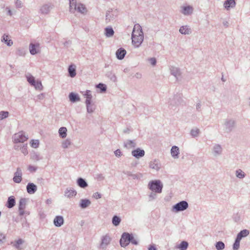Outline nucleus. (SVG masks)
Wrapping results in <instances>:
<instances>
[{"label":"nucleus","mask_w":250,"mask_h":250,"mask_svg":"<svg viewBox=\"0 0 250 250\" xmlns=\"http://www.w3.org/2000/svg\"><path fill=\"white\" fill-rule=\"evenodd\" d=\"M149 189L156 193H161L163 185L159 180L152 181L148 184Z\"/></svg>","instance_id":"nucleus-1"},{"label":"nucleus","mask_w":250,"mask_h":250,"mask_svg":"<svg viewBox=\"0 0 250 250\" xmlns=\"http://www.w3.org/2000/svg\"><path fill=\"white\" fill-rule=\"evenodd\" d=\"M28 136L25 135L23 131L15 133L13 137V142L15 143H23L28 139Z\"/></svg>","instance_id":"nucleus-2"},{"label":"nucleus","mask_w":250,"mask_h":250,"mask_svg":"<svg viewBox=\"0 0 250 250\" xmlns=\"http://www.w3.org/2000/svg\"><path fill=\"white\" fill-rule=\"evenodd\" d=\"M131 240V236L128 233H124L121 238L120 244L122 247H125Z\"/></svg>","instance_id":"nucleus-3"},{"label":"nucleus","mask_w":250,"mask_h":250,"mask_svg":"<svg viewBox=\"0 0 250 250\" xmlns=\"http://www.w3.org/2000/svg\"><path fill=\"white\" fill-rule=\"evenodd\" d=\"M188 207V204L186 201H182L177 204H176L173 208L176 210V211L184 210L187 208Z\"/></svg>","instance_id":"nucleus-4"},{"label":"nucleus","mask_w":250,"mask_h":250,"mask_svg":"<svg viewBox=\"0 0 250 250\" xmlns=\"http://www.w3.org/2000/svg\"><path fill=\"white\" fill-rule=\"evenodd\" d=\"M143 40L144 36H132V43L136 47L140 46Z\"/></svg>","instance_id":"nucleus-5"},{"label":"nucleus","mask_w":250,"mask_h":250,"mask_svg":"<svg viewBox=\"0 0 250 250\" xmlns=\"http://www.w3.org/2000/svg\"><path fill=\"white\" fill-rule=\"evenodd\" d=\"M22 180V173L20 168L17 169L16 172L14 174L13 181L16 183H20Z\"/></svg>","instance_id":"nucleus-6"},{"label":"nucleus","mask_w":250,"mask_h":250,"mask_svg":"<svg viewBox=\"0 0 250 250\" xmlns=\"http://www.w3.org/2000/svg\"><path fill=\"white\" fill-rule=\"evenodd\" d=\"M144 36L141 26L136 24L134 25L132 36Z\"/></svg>","instance_id":"nucleus-7"},{"label":"nucleus","mask_w":250,"mask_h":250,"mask_svg":"<svg viewBox=\"0 0 250 250\" xmlns=\"http://www.w3.org/2000/svg\"><path fill=\"white\" fill-rule=\"evenodd\" d=\"M27 191L29 194H33L37 190V186L33 183H28L27 185Z\"/></svg>","instance_id":"nucleus-8"},{"label":"nucleus","mask_w":250,"mask_h":250,"mask_svg":"<svg viewBox=\"0 0 250 250\" xmlns=\"http://www.w3.org/2000/svg\"><path fill=\"white\" fill-rule=\"evenodd\" d=\"M30 52L32 55L38 53L39 52V44H34L31 43L30 45Z\"/></svg>","instance_id":"nucleus-9"},{"label":"nucleus","mask_w":250,"mask_h":250,"mask_svg":"<svg viewBox=\"0 0 250 250\" xmlns=\"http://www.w3.org/2000/svg\"><path fill=\"white\" fill-rule=\"evenodd\" d=\"M126 53L125 49L120 48L116 51V55L118 59L122 60L124 58Z\"/></svg>","instance_id":"nucleus-10"},{"label":"nucleus","mask_w":250,"mask_h":250,"mask_svg":"<svg viewBox=\"0 0 250 250\" xmlns=\"http://www.w3.org/2000/svg\"><path fill=\"white\" fill-rule=\"evenodd\" d=\"M84 96L86 98L85 103L87 105V109L88 111H89V107H90L89 104H91V99L92 98V95L90 94V92L89 91H87L86 92L85 94H84Z\"/></svg>","instance_id":"nucleus-11"},{"label":"nucleus","mask_w":250,"mask_h":250,"mask_svg":"<svg viewBox=\"0 0 250 250\" xmlns=\"http://www.w3.org/2000/svg\"><path fill=\"white\" fill-rule=\"evenodd\" d=\"M132 154L133 156L136 158H139L144 156L145 151L143 150L137 148V149L132 151Z\"/></svg>","instance_id":"nucleus-12"},{"label":"nucleus","mask_w":250,"mask_h":250,"mask_svg":"<svg viewBox=\"0 0 250 250\" xmlns=\"http://www.w3.org/2000/svg\"><path fill=\"white\" fill-rule=\"evenodd\" d=\"M225 8L229 10L230 8H232L235 5V1L234 0H227L224 3Z\"/></svg>","instance_id":"nucleus-13"},{"label":"nucleus","mask_w":250,"mask_h":250,"mask_svg":"<svg viewBox=\"0 0 250 250\" xmlns=\"http://www.w3.org/2000/svg\"><path fill=\"white\" fill-rule=\"evenodd\" d=\"M54 223L57 227L61 226L63 223V217L61 216H56L54 220Z\"/></svg>","instance_id":"nucleus-14"},{"label":"nucleus","mask_w":250,"mask_h":250,"mask_svg":"<svg viewBox=\"0 0 250 250\" xmlns=\"http://www.w3.org/2000/svg\"><path fill=\"white\" fill-rule=\"evenodd\" d=\"M110 241V238L109 237L105 236L103 237L101 244V247L104 249L109 243Z\"/></svg>","instance_id":"nucleus-15"},{"label":"nucleus","mask_w":250,"mask_h":250,"mask_svg":"<svg viewBox=\"0 0 250 250\" xmlns=\"http://www.w3.org/2000/svg\"><path fill=\"white\" fill-rule=\"evenodd\" d=\"M179 153V150L178 147L173 146L171 149V154L173 157H177Z\"/></svg>","instance_id":"nucleus-16"},{"label":"nucleus","mask_w":250,"mask_h":250,"mask_svg":"<svg viewBox=\"0 0 250 250\" xmlns=\"http://www.w3.org/2000/svg\"><path fill=\"white\" fill-rule=\"evenodd\" d=\"M249 234V231L247 229H244L241 231L237 235V238H239L240 240L243 237L247 236Z\"/></svg>","instance_id":"nucleus-17"},{"label":"nucleus","mask_w":250,"mask_h":250,"mask_svg":"<svg viewBox=\"0 0 250 250\" xmlns=\"http://www.w3.org/2000/svg\"><path fill=\"white\" fill-rule=\"evenodd\" d=\"M68 71L70 77H74L76 76V68L74 65H70L68 68Z\"/></svg>","instance_id":"nucleus-18"},{"label":"nucleus","mask_w":250,"mask_h":250,"mask_svg":"<svg viewBox=\"0 0 250 250\" xmlns=\"http://www.w3.org/2000/svg\"><path fill=\"white\" fill-rule=\"evenodd\" d=\"M15 201L14 198L13 197H10L8 198L7 207L8 208H11L15 206Z\"/></svg>","instance_id":"nucleus-19"},{"label":"nucleus","mask_w":250,"mask_h":250,"mask_svg":"<svg viewBox=\"0 0 250 250\" xmlns=\"http://www.w3.org/2000/svg\"><path fill=\"white\" fill-rule=\"evenodd\" d=\"M76 10H77L78 12L82 13H84L86 12V9L85 6L80 3L77 4Z\"/></svg>","instance_id":"nucleus-20"},{"label":"nucleus","mask_w":250,"mask_h":250,"mask_svg":"<svg viewBox=\"0 0 250 250\" xmlns=\"http://www.w3.org/2000/svg\"><path fill=\"white\" fill-rule=\"evenodd\" d=\"M179 31L182 34H188L190 32V29L187 26H183L180 28Z\"/></svg>","instance_id":"nucleus-21"},{"label":"nucleus","mask_w":250,"mask_h":250,"mask_svg":"<svg viewBox=\"0 0 250 250\" xmlns=\"http://www.w3.org/2000/svg\"><path fill=\"white\" fill-rule=\"evenodd\" d=\"M69 97L70 100L73 102L79 101L80 100V98L78 97V96L74 93H71L69 94Z\"/></svg>","instance_id":"nucleus-22"},{"label":"nucleus","mask_w":250,"mask_h":250,"mask_svg":"<svg viewBox=\"0 0 250 250\" xmlns=\"http://www.w3.org/2000/svg\"><path fill=\"white\" fill-rule=\"evenodd\" d=\"M66 131H67V129L66 127H61L59 130V133L60 136L62 138H65L66 136Z\"/></svg>","instance_id":"nucleus-23"},{"label":"nucleus","mask_w":250,"mask_h":250,"mask_svg":"<svg viewBox=\"0 0 250 250\" xmlns=\"http://www.w3.org/2000/svg\"><path fill=\"white\" fill-rule=\"evenodd\" d=\"M2 41L4 42L9 46H11L13 44V42L10 39L9 36L6 35H3Z\"/></svg>","instance_id":"nucleus-24"},{"label":"nucleus","mask_w":250,"mask_h":250,"mask_svg":"<svg viewBox=\"0 0 250 250\" xmlns=\"http://www.w3.org/2000/svg\"><path fill=\"white\" fill-rule=\"evenodd\" d=\"M192 11L193 9L191 7L187 6L183 7V10L182 11V13L184 15H188L191 14Z\"/></svg>","instance_id":"nucleus-25"},{"label":"nucleus","mask_w":250,"mask_h":250,"mask_svg":"<svg viewBox=\"0 0 250 250\" xmlns=\"http://www.w3.org/2000/svg\"><path fill=\"white\" fill-rule=\"evenodd\" d=\"M77 183L78 185L83 188H84L87 186V183L82 178H79L78 179Z\"/></svg>","instance_id":"nucleus-26"},{"label":"nucleus","mask_w":250,"mask_h":250,"mask_svg":"<svg viewBox=\"0 0 250 250\" xmlns=\"http://www.w3.org/2000/svg\"><path fill=\"white\" fill-rule=\"evenodd\" d=\"M188 246V242L186 241H183L181 244L177 247L180 250H186Z\"/></svg>","instance_id":"nucleus-27"},{"label":"nucleus","mask_w":250,"mask_h":250,"mask_svg":"<svg viewBox=\"0 0 250 250\" xmlns=\"http://www.w3.org/2000/svg\"><path fill=\"white\" fill-rule=\"evenodd\" d=\"M70 1V10H76L77 3L76 0H69Z\"/></svg>","instance_id":"nucleus-28"},{"label":"nucleus","mask_w":250,"mask_h":250,"mask_svg":"<svg viewBox=\"0 0 250 250\" xmlns=\"http://www.w3.org/2000/svg\"><path fill=\"white\" fill-rule=\"evenodd\" d=\"M30 145L32 147L37 148L39 146V141L38 140H32L30 142Z\"/></svg>","instance_id":"nucleus-29"},{"label":"nucleus","mask_w":250,"mask_h":250,"mask_svg":"<svg viewBox=\"0 0 250 250\" xmlns=\"http://www.w3.org/2000/svg\"><path fill=\"white\" fill-rule=\"evenodd\" d=\"M90 204V202L88 200H82L81 201V206L82 208H85L88 207Z\"/></svg>","instance_id":"nucleus-30"},{"label":"nucleus","mask_w":250,"mask_h":250,"mask_svg":"<svg viewBox=\"0 0 250 250\" xmlns=\"http://www.w3.org/2000/svg\"><path fill=\"white\" fill-rule=\"evenodd\" d=\"M225 248V245L222 242H218L216 244V248L218 250H223Z\"/></svg>","instance_id":"nucleus-31"},{"label":"nucleus","mask_w":250,"mask_h":250,"mask_svg":"<svg viewBox=\"0 0 250 250\" xmlns=\"http://www.w3.org/2000/svg\"><path fill=\"white\" fill-rule=\"evenodd\" d=\"M33 85L36 89L41 90L42 88V86L41 82L35 81V83H34Z\"/></svg>","instance_id":"nucleus-32"},{"label":"nucleus","mask_w":250,"mask_h":250,"mask_svg":"<svg viewBox=\"0 0 250 250\" xmlns=\"http://www.w3.org/2000/svg\"><path fill=\"white\" fill-rule=\"evenodd\" d=\"M240 240L239 238H236L233 247L234 250H237L239 248Z\"/></svg>","instance_id":"nucleus-33"},{"label":"nucleus","mask_w":250,"mask_h":250,"mask_svg":"<svg viewBox=\"0 0 250 250\" xmlns=\"http://www.w3.org/2000/svg\"><path fill=\"white\" fill-rule=\"evenodd\" d=\"M105 31L106 35L108 37H111L114 34V31L112 28H106L105 29Z\"/></svg>","instance_id":"nucleus-34"},{"label":"nucleus","mask_w":250,"mask_h":250,"mask_svg":"<svg viewBox=\"0 0 250 250\" xmlns=\"http://www.w3.org/2000/svg\"><path fill=\"white\" fill-rule=\"evenodd\" d=\"M76 194V192L74 190H69L65 193V195L68 197H73V196H75Z\"/></svg>","instance_id":"nucleus-35"},{"label":"nucleus","mask_w":250,"mask_h":250,"mask_svg":"<svg viewBox=\"0 0 250 250\" xmlns=\"http://www.w3.org/2000/svg\"><path fill=\"white\" fill-rule=\"evenodd\" d=\"M120 221H121V220L118 217H117L116 216H115L113 217V219H112V223L115 226L118 225L119 224Z\"/></svg>","instance_id":"nucleus-36"},{"label":"nucleus","mask_w":250,"mask_h":250,"mask_svg":"<svg viewBox=\"0 0 250 250\" xmlns=\"http://www.w3.org/2000/svg\"><path fill=\"white\" fill-rule=\"evenodd\" d=\"M23 241L22 239H19L16 242L15 244L14 245V246L19 250H20L21 249V248L20 247V245L22 244L23 243Z\"/></svg>","instance_id":"nucleus-37"},{"label":"nucleus","mask_w":250,"mask_h":250,"mask_svg":"<svg viewBox=\"0 0 250 250\" xmlns=\"http://www.w3.org/2000/svg\"><path fill=\"white\" fill-rule=\"evenodd\" d=\"M71 145V142L68 140H65L62 143V147L64 148H67Z\"/></svg>","instance_id":"nucleus-38"},{"label":"nucleus","mask_w":250,"mask_h":250,"mask_svg":"<svg viewBox=\"0 0 250 250\" xmlns=\"http://www.w3.org/2000/svg\"><path fill=\"white\" fill-rule=\"evenodd\" d=\"M9 114L7 111H1L0 112V120H2L8 117Z\"/></svg>","instance_id":"nucleus-39"},{"label":"nucleus","mask_w":250,"mask_h":250,"mask_svg":"<svg viewBox=\"0 0 250 250\" xmlns=\"http://www.w3.org/2000/svg\"><path fill=\"white\" fill-rule=\"evenodd\" d=\"M27 79L28 82L32 85L34 83H35V80L34 79V78L32 76H27Z\"/></svg>","instance_id":"nucleus-40"},{"label":"nucleus","mask_w":250,"mask_h":250,"mask_svg":"<svg viewBox=\"0 0 250 250\" xmlns=\"http://www.w3.org/2000/svg\"><path fill=\"white\" fill-rule=\"evenodd\" d=\"M236 176L239 178H242L244 177V173L240 169L236 171Z\"/></svg>","instance_id":"nucleus-41"},{"label":"nucleus","mask_w":250,"mask_h":250,"mask_svg":"<svg viewBox=\"0 0 250 250\" xmlns=\"http://www.w3.org/2000/svg\"><path fill=\"white\" fill-rule=\"evenodd\" d=\"M24 205H22L21 202H20V205L19 207V213L21 215H22L24 214Z\"/></svg>","instance_id":"nucleus-42"},{"label":"nucleus","mask_w":250,"mask_h":250,"mask_svg":"<svg viewBox=\"0 0 250 250\" xmlns=\"http://www.w3.org/2000/svg\"><path fill=\"white\" fill-rule=\"evenodd\" d=\"M97 87L101 89L102 91H105L106 90V86L104 84H99L97 85Z\"/></svg>","instance_id":"nucleus-43"},{"label":"nucleus","mask_w":250,"mask_h":250,"mask_svg":"<svg viewBox=\"0 0 250 250\" xmlns=\"http://www.w3.org/2000/svg\"><path fill=\"white\" fill-rule=\"evenodd\" d=\"M199 131L198 129H192L191 131V134L193 136H196L198 134H199Z\"/></svg>","instance_id":"nucleus-44"},{"label":"nucleus","mask_w":250,"mask_h":250,"mask_svg":"<svg viewBox=\"0 0 250 250\" xmlns=\"http://www.w3.org/2000/svg\"><path fill=\"white\" fill-rule=\"evenodd\" d=\"M27 146H23L21 148V151H22V152L24 154V155H26L27 153H28V150H27Z\"/></svg>","instance_id":"nucleus-45"},{"label":"nucleus","mask_w":250,"mask_h":250,"mask_svg":"<svg viewBox=\"0 0 250 250\" xmlns=\"http://www.w3.org/2000/svg\"><path fill=\"white\" fill-rule=\"evenodd\" d=\"M149 62L151 63V64L153 65H155L156 63V60L154 58H151L149 59Z\"/></svg>","instance_id":"nucleus-46"},{"label":"nucleus","mask_w":250,"mask_h":250,"mask_svg":"<svg viewBox=\"0 0 250 250\" xmlns=\"http://www.w3.org/2000/svg\"><path fill=\"white\" fill-rule=\"evenodd\" d=\"M93 196L96 199L101 198V195L99 192H96L93 194Z\"/></svg>","instance_id":"nucleus-47"},{"label":"nucleus","mask_w":250,"mask_h":250,"mask_svg":"<svg viewBox=\"0 0 250 250\" xmlns=\"http://www.w3.org/2000/svg\"><path fill=\"white\" fill-rule=\"evenodd\" d=\"M130 242H131L133 244H135V245H137V241L132 236H131V240H130Z\"/></svg>","instance_id":"nucleus-48"},{"label":"nucleus","mask_w":250,"mask_h":250,"mask_svg":"<svg viewBox=\"0 0 250 250\" xmlns=\"http://www.w3.org/2000/svg\"><path fill=\"white\" fill-rule=\"evenodd\" d=\"M121 152L120 150L117 149L115 151V154L116 156H120Z\"/></svg>","instance_id":"nucleus-49"},{"label":"nucleus","mask_w":250,"mask_h":250,"mask_svg":"<svg viewBox=\"0 0 250 250\" xmlns=\"http://www.w3.org/2000/svg\"><path fill=\"white\" fill-rule=\"evenodd\" d=\"M215 149H216V152L219 153L221 152V147L219 146H216Z\"/></svg>","instance_id":"nucleus-50"},{"label":"nucleus","mask_w":250,"mask_h":250,"mask_svg":"<svg viewBox=\"0 0 250 250\" xmlns=\"http://www.w3.org/2000/svg\"><path fill=\"white\" fill-rule=\"evenodd\" d=\"M148 250H156V249L154 246H150L148 248Z\"/></svg>","instance_id":"nucleus-51"},{"label":"nucleus","mask_w":250,"mask_h":250,"mask_svg":"<svg viewBox=\"0 0 250 250\" xmlns=\"http://www.w3.org/2000/svg\"><path fill=\"white\" fill-rule=\"evenodd\" d=\"M89 106H90V107H89V111H88V110H87V111L88 112H92L93 111V109L92 106L90 104H89Z\"/></svg>","instance_id":"nucleus-52"},{"label":"nucleus","mask_w":250,"mask_h":250,"mask_svg":"<svg viewBox=\"0 0 250 250\" xmlns=\"http://www.w3.org/2000/svg\"><path fill=\"white\" fill-rule=\"evenodd\" d=\"M29 170H30L31 171H32V170H33V171H34V170H35V168H34L33 167H29Z\"/></svg>","instance_id":"nucleus-53"},{"label":"nucleus","mask_w":250,"mask_h":250,"mask_svg":"<svg viewBox=\"0 0 250 250\" xmlns=\"http://www.w3.org/2000/svg\"><path fill=\"white\" fill-rule=\"evenodd\" d=\"M8 13H9V15H10V16L12 15V13H11V10H8Z\"/></svg>","instance_id":"nucleus-54"}]
</instances>
